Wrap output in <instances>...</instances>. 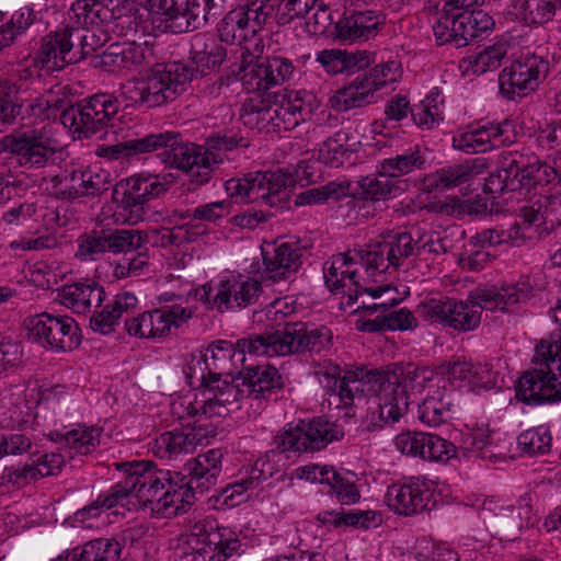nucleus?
Returning a JSON list of instances; mask_svg holds the SVG:
<instances>
[{"label": "nucleus", "mask_w": 561, "mask_h": 561, "mask_svg": "<svg viewBox=\"0 0 561 561\" xmlns=\"http://www.w3.org/2000/svg\"><path fill=\"white\" fill-rule=\"evenodd\" d=\"M531 296V286L527 282H518L502 286L501 289L477 287L470 291L466 301L431 299L423 308L427 318L466 332L479 325L482 310L513 311Z\"/></svg>", "instance_id": "f257e3e1"}, {"label": "nucleus", "mask_w": 561, "mask_h": 561, "mask_svg": "<svg viewBox=\"0 0 561 561\" xmlns=\"http://www.w3.org/2000/svg\"><path fill=\"white\" fill-rule=\"evenodd\" d=\"M32 108L34 114L38 108V113L46 118L60 112L61 124L76 139H84L111 125L118 113L119 102L113 94L98 93L77 103L68 84H57L45 96L37 99Z\"/></svg>", "instance_id": "f03ea898"}, {"label": "nucleus", "mask_w": 561, "mask_h": 561, "mask_svg": "<svg viewBox=\"0 0 561 561\" xmlns=\"http://www.w3.org/2000/svg\"><path fill=\"white\" fill-rule=\"evenodd\" d=\"M173 135L178 136L176 144L172 145L167 152L159 153V157L165 165L190 175L188 191H195L210 181L214 173L213 165L222 162L217 152L250 146L249 140L233 129L214 133L206 138L204 146L184 141L179 131H173Z\"/></svg>", "instance_id": "7ed1b4c3"}, {"label": "nucleus", "mask_w": 561, "mask_h": 561, "mask_svg": "<svg viewBox=\"0 0 561 561\" xmlns=\"http://www.w3.org/2000/svg\"><path fill=\"white\" fill-rule=\"evenodd\" d=\"M531 364L517 381L516 398L526 404L561 401V329L540 340Z\"/></svg>", "instance_id": "20e7f679"}, {"label": "nucleus", "mask_w": 561, "mask_h": 561, "mask_svg": "<svg viewBox=\"0 0 561 561\" xmlns=\"http://www.w3.org/2000/svg\"><path fill=\"white\" fill-rule=\"evenodd\" d=\"M332 332L327 327L309 329L304 322H287L282 330L265 331L237 341L242 355L284 356L309 352L319 354L332 345Z\"/></svg>", "instance_id": "39448f33"}, {"label": "nucleus", "mask_w": 561, "mask_h": 561, "mask_svg": "<svg viewBox=\"0 0 561 561\" xmlns=\"http://www.w3.org/2000/svg\"><path fill=\"white\" fill-rule=\"evenodd\" d=\"M152 461L116 462L115 468L124 474L107 495H100L90 508L111 510L125 499L135 495L144 507L158 512V502L170 480V471L152 470Z\"/></svg>", "instance_id": "423d86ee"}, {"label": "nucleus", "mask_w": 561, "mask_h": 561, "mask_svg": "<svg viewBox=\"0 0 561 561\" xmlns=\"http://www.w3.org/2000/svg\"><path fill=\"white\" fill-rule=\"evenodd\" d=\"M296 176L283 169L276 172L249 173L242 179H230L225 188L231 198L245 203L264 202L271 207L283 209L287 206Z\"/></svg>", "instance_id": "0eeeda50"}, {"label": "nucleus", "mask_w": 561, "mask_h": 561, "mask_svg": "<svg viewBox=\"0 0 561 561\" xmlns=\"http://www.w3.org/2000/svg\"><path fill=\"white\" fill-rule=\"evenodd\" d=\"M152 13L163 15V30L173 34L204 26L210 16L221 13L224 0H147Z\"/></svg>", "instance_id": "6e6552de"}, {"label": "nucleus", "mask_w": 561, "mask_h": 561, "mask_svg": "<svg viewBox=\"0 0 561 561\" xmlns=\"http://www.w3.org/2000/svg\"><path fill=\"white\" fill-rule=\"evenodd\" d=\"M444 5L443 13L433 25L434 36L439 45L454 44L465 47L471 41L489 35L495 22L483 10H463L455 12Z\"/></svg>", "instance_id": "1a4fd4ad"}, {"label": "nucleus", "mask_w": 561, "mask_h": 561, "mask_svg": "<svg viewBox=\"0 0 561 561\" xmlns=\"http://www.w3.org/2000/svg\"><path fill=\"white\" fill-rule=\"evenodd\" d=\"M343 432L324 417L299 420L295 426L274 437L275 448L280 453H312L321 450L333 440H339Z\"/></svg>", "instance_id": "9d476101"}, {"label": "nucleus", "mask_w": 561, "mask_h": 561, "mask_svg": "<svg viewBox=\"0 0 561 561\" xmlns=\"http://www.w3.org/2000/svg\"><path fill=\"white\" fill-rule=\"evenodd\" d=\"M432 376L433 370L413 363L394 365L387 369H370L366 373L367 383L371 385L374 391H386L398 402L402 398L405 410L409 408L411 393L423 388Z\"/></svg>", "instance_id": "9b49d317"}, {"label": "nucleus", "mask_w": 561, "mask_h": 561, "mask_svg": "<svg viewBox=\"0 0 561 561\" xmlns=\"http://www.w3.org/2000/svg\"><path fill=\"white\" fill-rule=\"evenodd\" d=\"M168 182H161L159 175L135 174L114 185L112 199L128 213L127 220L136 224L144 219L147 203L164 194Z\"/></svg>", "instance_id": "f8f14e48"}, {"label": "nucleus", "mask_w": 561, "mask_h": 561, "mask_svg": "<svg viewBox=\"0 0 561 561\" xmlns=\"http://www.w3.org/2000/svg\"><path fill=\"white\" fill-rule=\"evenodd\" d=\"M27 339L43 347L71 351L80 345L78 324L68 316L56 317L41 313L25 320Z\"/></svg>", "instance_id": "ddd939ff"}, {"label": "nucleus", "mask_w": 561, "mask_h": 561, "mask_svg": "<svg viewBox=\"0 0 561 561\" xmlns=\"http://www.w3.org/2000/svg\"><path fill=\"white\" fill-rule=\"evenodd\" d=\"M2 149L15 157L19 165L25 169H42L54 161L57 149L53 140L36 129L18 131L4 136Z\"/></svg>", "instance_id": "4468645a"}, {"label": "nucleus", "mask_w": 561, "mask_h": 561, "mask_svg": "<svg viewBox=\"0 0 561 561\" xmlns=\"http://www.w3.org/2000/svg\"><path fill=\"white\" fill-rule=\"evenodd\" d=\"M549 71V61L541 56H522L499 75L500 92L508 100L535 90Z\"/></svg>", "instance_id": "2eb2a0df"}, {"label": "nucleus", "mask_w": 561, "mask_h": 561, "mask_svg": "<svg viewBox=\"0 0 561 561\" xmlns=\"http://www.w3.org/2000/svg\"><path fill=\"white\" fill-rule=\"evenodd\" d=\"M77 26H66L46 35L39 49V59L50 70H61L66 66L85 59L83 43L76 41Z\"/></svg>", "instance_id": "dca6fc26"}, {"label": "nucleus", "mask_w": 561, "mask_h": 561, "mask_svg": "<svg viewBox=\"0 0 561 561\" xmlns=\"http://www.w3.org/2000/svg\"><path fill=\"white\" fill-rule=\"evenodd\" d=\"M295 70L293 62L284 57H264L242 69L241 80L249 92H266L284 83Z\"/></svg>", "instance_id": "f3484780"}, {"label": "nucleus", "mask_w": 561, "mask_h": 561, "mask_svg": "<svg viewBox=\"0 0 561 561\" xmlns=\"http://www.w3.org/2000/svg\"><path fill=\"white\" fill-rule=\"evenodd\" d=\"M386 24V15L377 10L346 9L334 25V38L341 42H365Z\"/></svg>", "instance_id": "a211bd4d"}, {"label": "nucleus", "mask_w": 561, "mask_h": 561, "mask_svg": "<svg viewBox=\"0 0 561 561\" xmlns=\"http://www.w3.org/2000/svg\"><path fill=\"white\" fill-rule=\"evenodd\" d=\"M278 133L289 131L311 118L317 106L316 96L308 91L275 92Z\"/></svg>", "instance_id": "6ab92c4d"}, {"label": "nucleus", "mask_w": 561, "mask_h": 561, "mask_svg": "<svg viewBox=\"0 0 561 561\" xmlns=\"http://www.w3.org/2000/svg\"><path fill=\"white\" fill-rule=\"evenodd\" d=\"M176 141L178 136L173 135V130H165L157 134H147L144 137L128 139L111 146H102L98 149L96 154L110 161L122 158L129 159L158 150L167 152Z\"/></svg>", "instance_id": "aec40b11"}, {"label": "nucleus", "mask_w": 561, "mask_h": 561, "mask_svg": "<svg viewBox=\"0 0 561 561\" xmlns=\"http://www.w3.org/2000/svg\"><path fill=\"white\" fill-rule=\"evenodd\" d=\"M152 46L149 43L123 42L111 44L102 54L91 59L94 68L106 72H116L121 69L148 62L152 57Z\"/></svg>", "instance_id": "412c9836"}, {"label": "nucleus", "mask_w": 561, "mask_h": 561, "mask_svg": "<svg viewBox=\"0 0 561 561\" xmlns=\"http://www.w3.org/2000/svg\"><path fill=\"white\" fill-rule=\"evenodd\" d=\"M242 358V370L240 371L241 385L244 387L247 397L254 399H277L278 392L284 388V381L278 370L268 364L247 365Z\"/></svg>", "instance_id": "4be33fe9"}, {"label": "nucleus", "mask_w": 561, "mask_h": 561, "mask_svg": "<svg viewBox=\"0 0 561 561\" xmlns=\"http://www.w3.org/2000/svg\"><path fill=\"white\" fill-rule=\"evenodd\" d=\"M261 293L260 282L252 278L242 280L233 277L219 283L213 302L219 312L242 309L255 304Z\"/></svg>", "instance_id": "5701e85b"}, {"label": "nucleus", "mask_w": 561, "mask_h": 561, "mask_svg": "<svg viewBox=\"0 0 561 561\" xmlns=\"http://www.w3.org/2000/svg\"><path fill=\"white\" fill-rule=\"evenodd\" d=\"M431 496L432 492L426 484L416 480L389 486L386 503L393 512L411 516L428 510Z\"/></svg>", "instance_id": "b1692460"}, {"label": "nucleus", "mask_w": 561, "mask_h": 561, "mask_svg": "<svg viewBox=\"0 0 561 561\" xmlns=\"http://www.w3.org/2000/svg\"><path fill=\"white\" fill-rule=\"evenodd\" d=\"M129 100L147 107L160 106L176 99V85L170 84L169 77L161 70L138 80L128 90Z\"/></svg>", "instance_id": "393cba45"}, {"label": "nucleus", "mask_w": 561, "mask_h": 561, "mask_svg": "<svg viewBox=\"0 0 561 561\" xmlns=\"http://www.w3.org/2000/svg\"><path fill=\"white\" fill-rule=\"evenodd\" d=\"M525 227L545 226L546 230L553 229L561 224V195L540 194L530 198L519 209L518 214Z\"/></svg>", "instance_id": "a878e982"}, {"label": "nucleus", "mask_w": 561, "mask_h": 561, "mask_svg": "<svg viewBox=\"0 0 561 561\" xmlns=\"http://www.w3.org/2000/svg\"><path fill=\"white\" fill-rule=\"evenodd\" d=\"M59 301L76 313H87L92 307L98 308L105 299L102 285L92 278L66 284L58 291Z\"/></svg>", "instance_id": "bb28decb"}, {"label": "nucleus", "mask_w": 561, "mask_h": 561, "mask_svg": "<svg viewBox=\"0 0 561 561\" xmlns=\"http://www.w3.org/2000/svg\"><path fill=\"white\" fill-rule=\"evenodd\" d=\"M201 543L202 547L194 548V561H227L241 547L237 535L227 528L205 531Z\"/></svg>", "instance_id": "cd10ccee"}, {"label": "nucleus", "mask_w": 561, "mask_h": 561, "mask_svg": "<svg viewBox=\"0 0 561 561\" xmlns=\"http://www.w3.org/2000/svg\"><path fill=\"white\" fill-rule=\"evenodd\" d=\"M262 249L264 273L268 279L278 282L297 272L301 265L300 250L289 243Z\"/></svg>", "instance_id": "c85d7f7f"}, {"label": "nucleus", "mask_w": 561, "mask_h": 561, "mask_svg": "<svg viewBox=\"0 0 561 561\" xmlns=\"http://www.w3.org/2000/svg\"><path fill=\"white\" fill-rule=\"evenodd\" d=\"M209 435L214 436V430L205 426H186L182 431L165 432L157 439L159 450H163L161 457L173 458L181 454L192 453Z\"/></svg>", "instance_id": "c756f323"}, {"label": "nucleus", "mask_w": 561, "mask_h": 561, "mask_svg": "<svg viewBox=\"0 0 561 561\" xmlns=\"http://www.w3.org/2000/svg\"><path fill=\"white\" fill-rule=\"evenodd\" d=\"M316 59L330 75H353L369 67L374 62L370 53L367 50L348 53L347 50L335 48L319 51Z\"/></svg>", "instance_id": "7c9ffc66"}, {"label": "nucleus", "mask_w": 561, "mask_h": 561, "mask_svg": "<svg viewBox=\"0 0 561 561\" xmlns=\"http://www.w3.org/2000/svg\"><path fill=\"white\" fill-rule=\"evenodd\" d=\"M517 151L502 154L501 167L485 179L483 192L494 198L505 192H516L523 188Z\"/></svg>", "instance_id": "2f4dec72"}, {"label": "nucleus", "mask_w": 561, "mask_h": 561, "mask_svg": "<svg viewBox=\"0 0 561 561\" xmlns=\"http://www.w3.org/2000/svg\"><path fill=\"white\" fill-rule=\"evenodd\" d=\"M515 157L518 159L523 187L547 185L556 179L561 184V162L554 160L553 165H548L528 149L517 151Z\"/></svg>", "instance_id": "473e14b6"}, {"label": "nucleus", "mask_w": 561, "mask_h": 561, "mask_svg": "<svg viewBox=\"0 0 561 561\" xmlns=\"http://www.w3.org/2000/svg\"><path fill=\"white\" fill-rule=\"evenodd\" d=\"M373 87L366 77L359 75L330 98V105L340 113L367 105L375 93Z\"/></svg>", "instance_id": "72a5a7b5"}, {"label": "nucleus", "mask_w": 561, "mask_h": 561, "mask_svg": "<svg viewBox=\"0 0 561 561\" xmlns=\"http://www.w3.org/2000/svg\"><path fill=\"white\" fill-rule=\"evenodd\" d=\"M70 11L71 20L78 24L77 27L98 28L112 18L123 16L121 9H110L99 0H78L71 5Z\"/></svg>", "instance_id": "f704fd0d"}, {"label": "nucleus", "mask_w": 561, "mask_h": 561, "mask_svg": "<svg viewBox=\"0 0 561 561\" xmlns=\"http://www.w3.org/2000/svg\"><path fill=\"white\" fill-rule=\"evenodd\" d=\"M375 392L378 396V404L366 415L364 426L367 432H376L388 424H393L408 411L404 409L402 398L398 402L386 391Z\"/></svg>", "instance_id": "c9c22d12"}, {"label": "nucleus", "mask_w": 561, "mask_h": 561, "mask_svg": "<svg viewBox=\"0 0 561 561\" xmlns=\"http://www.w3.org/2000/svg\"><path fill=\"white\" fill-rule=\"evenodd\" d=\"M240 374L237 377L209 371L202 377L203 396L210 394L221 402L232 403L247 397L241 385Z\"/></svg>", "instance_id": "e433bc0d"}, {"label": "nucleus", "mask_w": 561, "mask_h": 561, "mask_svg": "<svg viewBox=\"0 0 561 561\" xmlns=\"http://www.w3.org/2000/svg\"><path fill=\"white\" fill-rule=\"evenodd\" d=\"M222 457L221 449H210L205 454H199L185 465L188 476L195 477L196 486L211 488L216 484Z\"/></svg>", "instance_id": "4c0bfd02"}, {"label": "nucleus", "mask_w": 561, "mask_h": 561, "mask_svg": "<svg viewBox=\"0 0 561 561\" xmlns=\"http://www.w3.org/2000/svg\"><path fill=\"white\" fill-rule=\"evenodd\" d=\"M451 397L450 392L437 391V394L425 398L419 407V419L430 426H438L451 420L456 408Z\"/></svg>", "instance_id": "58836bf2"}, {"label": "nucleus", "mask_w": 561, "mask_h": 561, "mask_svg": "<svg viewBox=\"0 0 561 561\" xmlns=\"http://www.w3.org/2000/svg\"><path fill=\"white\" fill-rule=\"evenodd\" d=\"M162 308L145 311L126 320L125 327L130 335L137 337H167V324Z\"/></svg>", "instance_id": "ea45409f"}, {"label": "nucleus", "mask_w": 561, "mask_h": 561, "mask_svg": "<svg viewBox=\"0 0 561 561\" xmlns=\"http://www.w3.org/2000/svg\"><path fill=\"white\" fill-rule=\"evenodd\" d=\"M400 183L389 172L382 170L373 178L367 176L362 180V197L373 202L397 197L403 191Z\"/></svg>", "instance_id": "a19ab883"}, {"label": "nucleus", "mask_w": 561, "mask_h": 561, "mask_svg": "<svg viewBox=\"0 0 561 561\" xmlns=\"http://www.w3.org/2000/svg\"><path fill=\"white\" fill-rule=\"evenodd\" d=\"M445 101L440 92L435 89L420 104L411 110L413 122L423 129L437 127L444 119Z\"/></svg>", "instance_id": "79ce46f5"}, {"label": "nucleus", "mask_w": 561, "mask_h": 561, "mask_svg": "<svg viewBox=\"0 0 561 561\" xmlns=\"http://www.w3.org/2000/svg\"><path fill=\"white\" fill-rule=\"evenodd\" d=\"M249 123H255L260 130L276 131L277 110L275 93L266 94V98L260 100L251 99L243 105Z\"/></svg>", "instance_id": "37998d69"}, {"label": "nucleus", "mask_w": 561, "mask_h": 561, "mask_svg": "<svg viewBox=\"0 0 561 561\" xmlns=\"http://www.w3.org/2000/svg\"><path fill=\"white\" fill-rule=\"evenodd\" d=\"M122 545L115 538H96L73 550V561H118Z\"/></svg>", "instance_id": "c03bdc74"}, {"label": "nucleus", "mask_w": 561, "mask_h": 561, "mask_svg": "<svg viewBox=\"0 0 561 561\" xmlns=\"http://www.w3.org/2000/svg\"><path fill=\"white\" fill-rule=\"evenodd\" d=\"M196 43L192 45L191 61L198 77L207 75L213 69L219 67L226 59L227 50L222 46L215 44L214 42L208 45L204 43L199 45V36H195Z\"/></svg>", "instance_id": "a18cd8bd"}, {"label": "nucleus", "mask_w": 561, "mask_h": 561, "mask_svg": "<svg viewBox=\"0 0 561 561\" xmlns=\"http://www.w3.org/2000/svg\"><path fill=\"white\" fill-rule=\"evenodd\" d=\"M250 24L242 8H233L221 20L218 25V34L221 42L226 44H241L251 37Z\"/></svg>", "instance_id": "49530a36"}, {"label": "nucleus", "mask_w": 561, "mask_h": 561, "mask_svg": "<svg viewBox=\"0 0 561 561\" xmlns=\"http://www.w3.org/2000/svg\"><path fill=\"white\" fill-rule=\"evenodd\" d=\"M190 224L173 228L159 227L149 230H142L144 247L149 244L152 248H168L170 245L181 247L191 242Z\"/></svg>", "instance_id": "de8ad7c7"}, {"label": "nucleus", "mask_w": 561, "mask_h": 561, "mask_svg": "<svg viewBox=\"0 0 561 561\" xmlns=\"http://www.w3.org/2000/svg\"><path fill=\"white\" fill-rule=\"evenodd\" d=\"M348 135L337 131L329 137L320 147L318 159L330 168H340L345 161L353 157V150L347 146Z\"/></svg>", "instance_id": "09e8293b"}, {"label": "nucleus", "mask_w": 561, "mask_h": 561, "mask_svg": "<svg viewBox=\"0 0 561 561\" xmlns=\"http://www.w3.org/2000/svg\"><path fill=\"white\" fill-rule=\"evenodd\" d=\"M426 159L421 153L419 146L409 148L402 153L387 158L381 162V169L389 172L396 180L399 176L407 175L414 170H423Z\"/></svg>", "instance_id": "8fccbe9b"}, {"label": "nucleus", "mask_w": 561, "mask_h": 561, "mask_svg": "<svg viewBox=\"0 0 561 561\" xmlns=\"http://www.w3.org/2000/svg\"><path fill=\"white\" fill-rule=\"evenodd\" d=\"M561 0H520L518 12L527 24H545L552 20Z\"/></svg>", "instance_id": "3c124183"}, {"label": "nucleus", "mask_w": 561, "mask_h": 561, "mask_svg": "<svg viewBox=\"0 0 561 561\" xmlns=\"http://www.w3.org/2000/svg\"><path fill=\"white\" fill-rule=\"evenodd\" d=\"M333 369V373H324V376L328 379L331 377V380L333 381L332 386L329 382L328 387L332 389L333 394H336L339 397V407H351L354 401V391L353 388L350 386V382H356L358 380L367 381L366 373L368 370H366L365 368H359L357 371L351 374L350 376L341 377L339 368L334 367Z\"/></svg>", "instance_id": "603ef678"}, {"label": "nucleus", "mask_w": 561, "mask_h": 561, "mask_svg": "<svg viewBox=\"0 0 561 561\" xmlns=\"http://www.w3.org/2000/svg\"><path fill=\"white\" fill-rule=\"evenodd\" d=\"M519 448L529 455L547 454L551 450L552 435L546 425L522 432L517 437Z\"/></svg>", "instance_id": "864d4df0"}, {"label": "nucleus", "mask_w": 561, "mask_h": 561, "mask_svg": "<svg viewBox=\"0 0 561 561\" xmlns=\"http://www.w3.org/2000/svg\"><path fill=\"white\" fill-rule=\"evenodd\" d=\"M105 233L108 252L127 253L144 248L142 230L107 229Z\"/></svg>", "instance_id": "5fc2aeb1"}, {"label": "nucleus", "mask_w": 561, "mask_h": 561, "mask_svg": "<svg viewBox=\"0 0 561 561\" xmlns=\"http://www.w3.org/2000/svg\"><path fill=\"white\" fill-rule=\"evenodd\" d=\"M479 171L470 161L448 165L439 169L435 173V183L437 187L449 190L470 181Z\"/></svg>", "instance_id": "6e6d98bb"}, {"label": "nucleus", "mask_w": 561, "mask_h": 561, "mask_svg": "<svg viewBox=\"0 0 561 561\" xmlns=\"http://www.w3.org/2000/svg\"><path fill=\"white\" fill-rule=\"evenodd\" d=\"M49 438L81 455L89 454L95 446L93 432L83 428L71 430L67 433L54 431L49 433Z\"/></svg>", "instance_id": "4d7b16f0"}, {"label": "nucleus", "mask_w": 561, "mask_h": 561, "mask_svg": "<svg viewBox=\"0 0 561 561\" xmlns=\"http://www.w3.org/2000/svg\"><path fill=\"white\" fill-rule=\"evenodd\" d=\"M64 462V457L60 454H46L32 465H25L22 471H16V479L30 478L31 480H37L38 478L57 474L60 472Z\"/></svg>", "instance_id": "13d9d810"}, {"label": "nucleus", "mask_w": 561, "mask_h": 561, "mask_svg": "<svg viewBox=\"0 0 561 561\" xmlns=\"http://www.w3.org/2000/svg\"><path fill=\"white\" fill-rule=\"evenodd\" d=\"M508 51L507 43H497L486 47L470 60V68L476 75L493 71L502 65Z\"/></svg>", "instance_id": "bf43d9fd"}, {"label": "nucleus", "mask_w": 561, "mask_h": 561, "mask_svg": "<svg viewBox=\"0 0 561 561\" xmlns=\"http://www.w3.org/2000/svg\"><path fill=\"white\" fill-rule=\"evenodd\" d=\"M348 185L330 182L325 185L307 190L297 195L295 199L296 206L314 205L327 202L333 197L340 199L347 195Z\"/></svg>", "instance_id": "052dcab7"}, {"label": "nucleus", "mask_w": 561, "mask_h": 561, "mask_svg": "<svg viewBox=\"0 0 561 561\" xmlns=\"http://www.w3.org/2000/svg\"><path fill=\"white\" fill-rule=\"evenodd\" d=\"M85 171L72 170L69 173L58 174L54 176L53 183L56 187H62L56 193L57 198L62 201H73L83 197V183Z\"/></svg>", "instance_id": "680f3d73"}, {"label": "nucleus", "mask_w": 561, "mask_h": 561, "mask_svg": "<svg viewBox=\"0 0 561 561\" xmlns=\"http://www.w3.org/2000/svg\"><path fill=\"white\" fill-rule=\"evenodd\" d=\"M105 252H108L105 230L92 231L89 234L84 233L79 237L78 251L76 253L78 259L94 261L100 254Z\"/></svg>", "instance_id": "e2e57ef3"}, {"label": "nucleus", "mask_w": 561, "mask_h": 561, "mask_svg": "<svg viewBox=\"0 0 561 561\" xmlns=\"http://www.w3.org/2000/svg\"><path fill=\"white\" fill-rule=\"evenodd\" d=\"M453 142L456 149L467 153L485 152L491 150L486 125L455 137Z\"/></svg>", "instance_id": "0e129e2a"}, {"label": "nucleus", "mask_w": 561, "mask_h": 561, "mask_svg": "<svg viewBox=\"0 0 561 561\" xmlns=\"http://www.w3.org/2000/svg\"><path fill=\"white\" fill-rule=\"evenodd\" d=\"M390 255V263L398 270L403 260L411 255H416V241L411 233L403 232L394 237L391 241L382 242Z\"/></svg>", "instance_id": "69168bd1"}, {"label": "nucleus", "mask_w": 561, "mask_h": 561, "mask_svg": "<svg viewBox=\"0 0 561 561\" xmlns=\"http://www.w3.org/2000/svg\"><path fill=\"white\" fill-rule=\"evenodd\" d=\"M356 255H358L359 263L365 266L366 272L385 273L389 266H392L390 255L382 242L371 245L369 250L359 249Z\"/></svg>", "instance_id": "338daca9"}, {"label": "nucleus", "mask_w": 561, "mask_h": 561, "mask_svg": "<svg viewBox=\"0 0 561 561\" xmlns=\"http://www.w3.org/2000/svg\"><path fill=\"white\" fill-rule=\"evenodd\" d=\"M401 66L397 61H388L373 67L369 72L362 76L369 80V84L374 85V92L382 89L388 83L396 82L401 77Z\"/></svg>", "instance_id": "774afa93"}]
</instances>
